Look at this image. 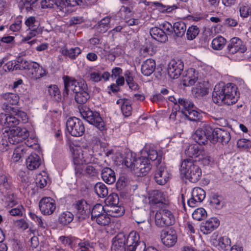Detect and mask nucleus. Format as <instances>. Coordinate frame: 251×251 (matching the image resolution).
Segmentation results:
<instances>
[{
  "label": "nucleus",
  "instance_id": "1",
  "mask_svg": "<svg viewBox=\"0 0 251 251\" xmlns=\"http://www.w3.org/2000/svg\"><path fill=\"white\" fill-rule=\"evenodd\" d=\"M239 98L237 87L231 83L225 85L219 83L215 86L212 93V100L219 105L225 104L228 105L235 103Z\"/></svg>",
  "mask_w": 251,
  "mask_h": 251
},
{
  "label": "nucleus",
  "instance_id": "2",
  "mask_svg": "<svg viewBox=\"0 0 251 251\" xmlns=\"http://www.w3.org/2000/svg\"><path fill=\"white\" fill-rule=\"evenodd\" d=\"M64 90L63 96H67L70 91L75 93V100L78 104H83L90 99V95L86 83L82 80L77 81L68 76L63 77Z\"/></svg>",
  "mask_w": 251,
  "mask_h": 251
},
{
  "label": "nucleus",
  "instance_id": "3",
  "mask_svg": "<svg viewBox=\"0 0 251 251\" xmlns=\"http://www.w3.org/2000/svg\"><path fill=\"white\" fill-rule=\"evenodd\" d=\"M139 239V233L134 230L131 231L127 236L124 233H119L113 239L111 251H133L134 244Z\"/></svg>",
  "mask_w": 251,
  "mask_h": 251
},
{
  "label": "nucleus",
  "instance_id": "4",
  "mask_svg": "<svg viewBox=\"0 0 251 251\" xmlns=\"http://www.w3.org/2000/svg\"><path fill=\"white\" fill-rule=\"evenodd\" d=\"M83 150L73 149V158L76 174L82 173L81 165L83 164H89L94 162V151L90 146H83Z\"/></svg>",
  "mask_w": 251,
  "mask_h": 251
},
{
  "label": "nucleus",
  "instance_id": "5",
  "mask_svg": "<svg viewBox=\"0 0 251 251\" xmlns=\"http://www.w3.org/2000/svg\"><path fill=\"white\" fill-rule=\"evenodd\" d=\"M180 171L186 179L193 183L198 181L201 176V170L197 164L196 160L184 159L181 163Z\"/></svg>",
  "mask_w": 251,
  "mask_h": 251
},
{
  "label": "nucleus",
  "instance_id": "6",
  "mask_svg": "<svg viewBox=\"0 0 251 251\" xmlns=\"http://www.w3.org/2000/svg\"><path fill=\"white\" fill-rule=\"evenodd\" d=\"M82 117L89 123L95 126L99 130L104 129V123L97 112L92 111L89 107L83 106L79 109Z\"/></svg>",
  "mask_w": 251,
  "mask_h": 251
},
{
  "label": "nucleus",
  "instance_id": "7",
  "mask_svg": "<svg viewBox=\"0 0 251 251\" xmlns=\"http://www.w3.org/2000/svg\"><path fill=\"white\" fill-rule=\"evenodd\" d=\"M175 222V218L172 212L166 209H161L155 215V223L158 227H165L173 225Z\"/></svg>",
  "mask_w": 251,
  "mask_h": 251
},
{
  "label": "nucleus",
  "instance_id": "8",
  "mask_svg": "<svg viewBox=\"0 0 251 251\" xmlns=\"http://www.w3.org/2000/svg\"><path fill=\"white\" fill-rule=\"evenodd\" d=\"M66 128L72 136L79 137L85 132L84 124L81 120L75 117H69L66 122Z\"/></svg>",
  "mask_w": 251,
  "mask_h": 251
},
{
  "label": "nucleus",
  "instance_id": "9",
  "mask_svg": "<svg viewBox=\"0 0 251 251\" xmlns=\"http://www.w3.org/2000/svg\"><path fill=\"white\" fill-rule=\"evenodd\" d=\"M209 133H212L210 137V141L213 144L218 142L223 145L226 144L230 139V134L229 131L223 128H209Z\"/></svg>",
  "mask_w": 251,
  "mask_h": 251
},
{
  "label": "nucleus",
  "instance_id": "10",
  "mask_svg": "<svg viewBox=\"0 0 251 251\" xmlns=\"http://www.w3.org/2000/svg\"><path fill=\"white\" fill-rule=\"evenodd\" d=\"M29 135L28 132L25 128L14 127L8 133V142L13 145L23 142Z\"/></svg>",
  "mask_w": 251,
  "mask_h": 251
},
{
  "label": "nucleus",
  "instance_id": "11",
  "mask_svg": "<svg viewBox=\"0 0 251 251\" xmlns=\"http://www.w3.org/2000/svg\"><path fill=\"white\" fill-rule=\"evenodd\" d=\"M151 169L150 161L146 157L138 158L134 162L133 170L138 176H145Z\"/></svg>",
  "mask_w": 251,
  "mask_h": 251
},
{
  "label": "nucleus",
  "instance_id": "12",
  "mask_svg": "<svg viewBox=\"0 0 251 251\" xmlns=\"http://www.w3.org/2000/svg\"><path fill=\"white\" fill-rule=\"evenodd\" d=\"M183 68L184 64L181 60H171L168 65V75L170 78L176 79L181 75Z\"/></svg>",
  "mask_w": 251,
  "mask_h": 251
},
{
  "label": "nucleus",
  "instance_id": "13",
  "mask_svg": "<svg viewBox=\"0 0 251 251\" xmlns=\"http://www.w3.org/2000/svg\"><path fill=\"white\" fill-rule=\"evenodd\" d=\"M39 206L41 213L46 215L52 214L56 207L55 201L50 197L42 198L39 201Z\"/></svg>",
  "mask_w": 251,
  "mask_h": 251
},
{
  "label": "nucleus",
  "instance_id": "14",
  "mask_svg": "<svg viewBox=\"0 0 251 251\" xmlns=\"http://www.w3.org/2000/svg\"><path fill=\"white\" fill-rule=\"evenodd\" d=\"M170 174L167 170L165 166L161 165L157 166L156 170L154 173V180L159 185H165L168 181Z\"/></svg>",
  "mask_w": 251,
  "mask_h": 251
},
{
  "label": "nucleus",
  "instance_id": "15",
  "mask_svg": "<svg viewBox=\"0 0 251 251\" xmlns=\"http://www.w3.org/2000/svg\"><path fill=\"white\" fill-rule=\"evenodd\" d=\"M41 5L43 8H53L64 12L69 3L67 0H42Z\"/></svg>",
  "mask_w": 251,
  "mask_h": 251
},
{
  "label": "nucleus",
  "instance_id": "16",
  "mask_svg": "<svg viewBox=\"0 0 251 251\" xmlns=\"http://www.w3.org/2000/svg\"><path fill=\"white\" fill-rule=\"evenodd\" d=\"M246 50V47L243 45L242 40L237 37H234L230 39L227 46L228 53L231 54L237 52L244 53Z\"/></svg>",
  "mask_w": 251,
  "mask_h": 251
},
{
  "label": "nucleus",
  "instance_id": "17",
  "mask_svg": "<svg viewBox=\"0 0 251 251\" xmlns=\"http://www.w3.org/2000/svg\"><path fill=\"white\" fill-rule=\"evenodd\" d=\"M161 239L162 243L168 247L174 246L177 241L176 232L171 229L167 230H163L161 233Z\"/></svg>",
  "mask_w": 251,
  "mask_h": 251
},
{
  "label": "nucleus",
  "instance_id": "18",
  "mask_svg": "<svg viewBox=\"0 0 251 251\" xmlns=\"http://www.w3.org/2000/svg\"><path fill=\"white\" fill-rule=\"evenodd\" d=\"M209 128H212L210 126H206L203 129H198L193 136L195 142L199 145H205L208 140L210 141L212 133H209Z\"/></svg>",
  "mask_w": 251,
  "mask_h": 251
},
{
  "label": "nucleus",
  "instance_id": "19",
  "mask_svg": "<svg viewBox=\"0 0 251 251\" xmlns=\"http://www.w3.org/2000/svg\"><path fill=\"white\" fill-rule=\"evenodd\" d=\"M198 78V73L194 68L188 69L183 75V84L185 86L193 85L197 81Z\"/></svg>",
  "mask_w": 251,
  "mask_h": 251
},
{
  "label": "nucleus",
  "instance_id": "20",
  "mask_svg": "<svg viewBox=\"0 0 251 251\" xmlns=\"http://www.w3.org/2000/svg\"><path fill=\"white\" fill-rule=\"evenodd\" d=\"M219 224V221L217 218H212L201 223V230L204 234H208L218 227Z\"/></svg>",
  "mask_w": 251,
  "mask_h": 251
},
{
  "label": "nucleus",
  "instance_id": "21",
  "mask_svg": "<svg viewBox=\"0 0 251 251\" xmlns=\"http://www.w3.org/2000/svg\"><path fill=\"white\" fill-rule=\"evenodd\" d=\"M73 206L75 209L78 219H84L86 216V210L89 207L86 201L84 200H78L73 204Z\"/></svg>",
  "mask_w": 251,
  "mask_h": 251
},
{
  "label": "nucleus",
  "instance_id": "22",
  "mask_svg": "<svg viewBox=\"0 0 251 251\" xmlns=\"http://www.w3.org/2000/svg\"><path fill=\"white\" fill-rule=\"evenodd\" d=\"M28 71L31 74V77L35 79L44 76L47 73L45 69L40 66L39 64L34 62H32L30 64V67Z\"/></svg>",
  "mask_w": 251,
  "mask_h": 251
},
{
  "label": "nucleus",
  "instance_id": "23",
  "mask_svg": "<svg viewBox=\"0 0 251 251\" xmlns=\"http://www.w3.org/2000/svg\"><path fill=\"white\" fill-rule=\"evenodd\" d=\"M178 108V114L184 115L186 112L188 111L191 108H196L193 102L189 100L184 98H179L177 100Z\"/></svg>",
  "mask_w": 251,
  "mask_h": 251
},
{
  "label": "nucleus",
  "instance_id": "24",
  "mask_svg": "<svg viewBox=\"0 0 251 251\" xmlns=\"http://www.w3.org/2000/svg\"><path fill=\"white\" fill-rule=\"evenodd\" d=\"M103 180L108 184L114 183L116 179L115 172L109 167L104 168L101 173Z\"/></svg>",
  "mask_w": 251,
  "mask_h": 251
},
{
  "label": "nucleus",
  "instance_id": "25",
  "mask_svg": "<svg viewBox=\"0 0 251 251\" xmlns=\"http://www.w3.org/2000/svg\"><path fill=\"white\" fill-rule=\"evenodd\" d=\"M156 64L152 59H148L145 61L141 66V72L145 76L151 75L155 70Z\"/></svg>",
  "mask_w": 251,
  "mask_h": 251
},
{
  "label": "nucleus",
  "instance_id": "26",
  "mask_svg": "<svg viewBox=\"0 0 251 251\" xmlns=\"http://www.w3.org/2000/svg\"><path fill=\"white\" fill-rule=\"evenodd\" d=\"M150 33L152 38L158 42L165 43L168 40L167 35L161 28L153 27L150 29Z\"/></svg>",
  "mask_w": 251,
  "mask_h": 251
},
{
  "label": "nucleus",
  "instance_id": "27",
  "mask_svg": "<svg viewBox=\"0 0 251 251\" xmlns=\"http://www.w3.org/2000/svg\"><path fill=\"white\" fill-rule=\"evenodd\" d=\"M1 100L3 101V105H5L8 109L9 105H16L19 102V97L14 93H7L1 96Z\"/></svg>",
  "mask_w": 251,
  "mask_h": 251
},
{
  "label": "nucleus",
  "instance_id": "28",
  "mask_svg": "<svg viewBox=\"0 0 251 251\" xmlns=\"http://www.w3.org/2000/svg\"><path fill=\"white\" fill-rule=\"evenodd\" d=\"M27 168L30 170L38 168L41 164L40 156L36 153H31L26 159Z\"/></svg>",
  "mask_w": 251,
  "mask_h": 251
},
{
  "label": "nucleus",
  "instance_id": "29",
  "mask_svg": "<svg viewBox=\"0 0 251 251\" xmlns=\"http://www.w3.org/2000/svg\"><path fill=\"white\" fill-rule=\"evenodd\" d=\"M107 213L108 215L113 217H118L122 216L125 212V209L123 206L117 205L112 203L108 206Z\"/></svg>",
  "mask_w": 251,
  "mask_h": 251
},
{
  "label": "nucleus",
  "instance_id": "30",
  "mask_svg": "<svg viewBox=\"0 0 251 251\" xmlns=\"http://www.w3.org/2000/svg\"><path fill=\"white\" fill-rule=\"evenodd\" d=\"M60 52L63 56L68 57L71 59H75L81 53V50L78 47H75L70 49H62Z\"/></svg>",
  "mask_w": 251,
  "mask_h": 251
},
{
  "label": "nucleus",
  "instance_id": "31",
  "mask_svg": "<svg viewBox=\"0 0 251 251\" xmlns=\"http://www.w3.org/2000/svg\"><path fill=\"white\" fill-rule=\"evenodd\" d=\"M124 76L126 82L130 89L133 90H138L139 85L134 81V76L130 71H126Z\"/></svg>",
  "mask_w": 251,
  "mask_h": 251
},
{
  "label": "nucleus",
  "instance_id": "32",
  "mask_svg": "<svg viewBox=\"0 0 251 251\" xmlns=\"http://www.w3.org/2000/svg\"><path fill=\"white\" fill-rule=\"evenodd\" d=\"M186 30V25L184 22L179 21L174 24L173 31L176 36L181 37L184 35Z\"/></svg>",
  "mask_w": 251,
  "mask_h": 251
},
{
  "label": "nucleus",
  "instance_id": "33",
  "mask_svg": "<svg viewBox=\"0 0 251 251\" xmlns=\"http://www.w3.org/2000/svg\"><path fill=\"white\" fill-rule=\"evenodd\" d=\"M201 151L199 149L197 144L189 145L185 151V154L189 157H199Z\"/></svg>",
  "mask_w": 251,
  "mask_h": 251
},
{
  "label": "nucleus",
  "instance_id": "34",
  "mask_svg": "<svg viewBox=\"0 0 251 251\" xmlns=\"http://www.w3.org/2000/svg\"><path fill=\"white\" fill-rule=\"evenodd\" d=\"M110 17H105L99 22L95 26L100 32L104 33L106 32L110 27Z\"/></svg>",
  "mask_w": 251,
  "mask_h": 251
},
{
  "label": "nucleus",
  "instance_id": "35",
  "mask_svg": "<svg viewBox=\"0 0 251 251\" xmlns=\"http://www.w3.org/2000/svg\"><path fill=\"white\" fill-rule=\"evenodd\" d=\"M74 218V216L72 213L69 211L63 212L59 215L58 222L61 225H68L73 221Z\"/></svg>",
  "mask_w": 251,
  "mask_h": 251
},
{
  "label": "nucleus",
  "instance_id": "36",
  "mask_svg": "<svg viewBox=\"0 0 251 251\" xmlns=\"http://www.w3.org/2000/svg\"><path fill=\"white\" fill-rule=\"evenodd\" d=\"M94 191L100 198H105L108 194V189L102 182L97 183L94 186Z\"/></svg>",
  "mask_w": 251,
  "mask_h": 251
},
{
  "label": "nucleus",
  "instance_id": "37",
  "mask_svg": "<svg viewBox=\"0 0 251 251\" xmlns=\"http://www.w3.org/2000/svg\"><path fill=\"white\" fill-rule=\"evenodd\" d=\"M150 198L152 203L156 204H162L165 203V199L162 193L159 190L153 191Z\"/></svg>",
  "mask_w": 251,
  "mask_h": 251
},
{
  "label": "nucleus",
  "instance_id": "38",
  "mask_svg": "<svg viewBox=\"0 0 251 251\" xmlns=\"http://www.w3.org/2000/svg\"><path fill=\"white\" fill-rule=\"evenodd\" d=\"M196 108H191L188 111L186 112L183 116L191 121H198L200 120L201 115V114L195 110Z\"/></svg>",
  "mask_w": 251,
  "mask_h": 251
},
{
  "label": "nucleus",
  "instance_id": "39",
  "mask_svg": "<svg viewBox=\"0 0 251 251\" xmlns=\"http://www.w3.org/2000/svg\"><path fill=\"white\" fill-rule=\"evenodd\" d=\"M226 43V39L219 36L213 39L211 43L212 48L215 50H220L224 48Z\"/></svg>",
  "mask_w": 251,
  "mask_h": 251
},
{
  "label": "nucleus",
  "instance_id": "40",
  "mask_svg": "<svg viewBox=\"0 0 251 251\" xmlns=\"http://www.w3.org/2000/svg\"><path fill=\"white\" fill-rule=\"evenodd\" d=\"M5 124L8 127H14L19 124V120L13 112L10 114L5 115Z\"/></svg>",
  "mask_w": 251,
  "mask_h": 251
},
{
  "label": "nucleus",
  "instance_id": "41",
  "mask_svg": "<svg viewBox=\"0 0 251 251\" xmlns=\"http://www.w3.org/2000/svg\"><path fill=\"white\" fill-rule=\"evenodd\" d=\"M200 33L199 28L196 25L189 27L186 31V38L188 40H192L196 38Z\"/></svg>",
  "mask_w": 251,
  "mask_h": 251
},
{
  "label": "nucleus",
  "instance_id": "42",
  "mask_svg": "<svg viewBox=\"0 0 251 251\" xmlns=\"http://www.w3.org/2000/svg\"><path fill=\"white\" fill-rule=\"evenodd\" d=\"M108 213H103L98 216L95 219V220L98 224L101 226H105L110 223V218L109 217Z\"/></svg>",
  "mask_w": 251,
  "mask_h": 251
},
{
  "label": "nucleus",
  "instance_id": "43",
  "mask_svg": "<svg viewBox=\"0 0 251 251\" xmlns=\"http://www.w3.org/2000/svg\"><path fill=\"white\" fill-rule=\"evenodd\" d=\"M25 152L26 150L24 146H18L14 151L12 159L14 161L17 162L24 156Z\"/></svg>",
  "mask_w": 251,
  "mask_h": 251
},
{
  "label": "nucleus",
  "instance_id": "44",
  "mask_svg": "<svg viewBox=\"0 0 251 251\" xmlns=\"http://www.w3.org/2000/svg\"><path fill=\"white\" fill-rule=\"evenodd\" d=\"M105 209L101 204H96L95 205L91 211V219L93 221L100 215L105 213Z\"/></svg>",
  "mask_w": 251,
  "mask_h": 251
},
{
  "label": "nucleus",
  "instance_id": "45",
  "mask_svg": "<svg viewBox=\"0 0 251 251\" xmlns=\"http://www.w3.org/2000/svg\"><path fill=\"white\" fill-rule=\"evenodd\" d=\"M131 103L129 100H125L121 106V110L125 117H128L132 113Z\"/></svg>",
  "mask_w": 251,
  "mask_h": 251
},
{
  "label": "nucleus",
  "instance_id": "46",
  "mask_svg": "<svg viewBox=\"0 0 251 251\" xmlns=\"http://www.w3.org/2000/svg\"><path fill=\"white\" fill-rule=\"evenodd\" d=\"M192 196L198 200V201L201 202L205 197V193L201 188L197 187L193 189Z\"/></svg>",
  "mask_w": 251,
  "mask_h": 251
},
{
  "label": "nucleus",
  "instance_id": "47",
  "mask_svg": "<svg viewBox=\"0 0 251 251\" xmlns=\"http://www.w3.org/2000/svg\"><path fill=\"white\" fill-rule=\"evenodd\" d=\"M25 25L29 29H42L41 27H39L38 21L33 16H30L27 18L25 21Z\"/></svg>",
  "mask_w": 251,
  "mask_h": 251
},
{
  "label": "nucleus",
  "instance_id": "48",
  "mask_svg": "<svg viewBox=\"0 0 251 251\" xmlns=\"http://www.w3.org/2000/svg\"><path fill=\"white\" fill-rule=\"evenodd\" d=\"M192 217L197 221L203 220L207 217V212L204 208H199L193 213Z\"/></svg>",
  "mask_w": 251,
  "mask_h": 251
},
{
  "label": "nucleus",
  "instance_id": "49",
  "mask_svg": "<svg viewBox=\"0 0 251 251\" xmlns=\"http://www.w3.org/2000/svg\"><path fill=\"white\" fill-rule=\"evenodd\" d=\"M149 160L154 161L156 167L159 165L161 162V157L159 156L156 151L154 150H150L148 152Z\"/></svg>",
  "mask_w": 251,
  "mask_h": 251
},
{
  "label": "nucleus",
  "instance_id": "50",
  "mask_svg": "<svg viewBox=\"0 0 251 251\" xmlns=\"http://www.w3.org/2000/svg\"><path fill=\"white\" fill-rule=\"evenodd\" d=\"M192 91L196 97H202L207 94V89L201 83L199 82L196 87L193 88Z\"/></svg>",
  "mask_w": 251,
  "mask_h": 251
},
{
  "label": "nucleus",
  "instance_id": "51",
  "mask_svg": "<svg viewBox=\"0 0 251 251\" xmlns=\"http://www.w3.org/2000/svg\"><path fill=\"white\" fill-rule=\"evenodd\" d=\"M48 176L45 175L39 174L36 177V184L37 187L44 188L48 184Z\"/></svg>",
  "mask_w": 251,
  "mask_h": 251
},
{
  "label": "nucleus",
  "instance_id": "52",
  "mask_svg": "<svg viewBox=\"0 0 251 251\" xmlns=\"http://www.w3.org/2000/svg\"><path fill=\"white\" fill-rule=\"evenodd\" d=\"M48 92L50 95L56 100H60V91L56 85H50L48 87Z\"/></svg>",
  "mask_w": 251,
  "mask_h": 251
},
{
  "label": "nucleus",
  "instance_id": "53",
  "mask_svg": "<svg viewBox=\"0 0 251 251\" xmlns=\"http://www.w3.org/2000/svg\"><path fill=\"white\" fill-rule=\"evenodd\" d=\"M217 242V245L224 250H227V248L230 246L231 243L230 239L227 236L220 237Z\"/></svg>",
  "mask_w": 251,
  "mask_h": 251
},
{
  "label": "nucleus",
  "instance_id": "54",
  "mask_svg": "<svg viewBox=\"0 0 251 251\" xmlns=\"http://www.w3.org/2000/svg\"><path fill=\"white\" fill-rule=\"evenodd\" d=\"M27 35L24 37L23 41H27L38 34H41L42 29H29L26 30Z\"/></svg>",
  "mask_w": 251,
  "mask_h": 251
},
{
  "label": "nucleus",
  "instance_id": "55",
  "mask_svg": "<svg viewBox=\"0 0 251 251\" xmlns=\"http://www.w3.org/2000/svg\"><path fill=\"white\" fill-rule=\"evenodd\" d=\"M58 240L64 246H67L71 248H73V244L74 240H75V237L71 236H61L59 237Z\"/></svg>",
  "mask_w": 251,
  "mask_h": 251
},
{
  "label": "nucleus",
  "instance_id": "56",
  "mask_svg": "<svg viewBox=\"0 0 251 251\" xmlns=\"http://www.w3.org/2000/svg\"><path fill=\"white\" fill-rule=\"evenodd\" d=\"M136 159L137 158H135V156H133L132 154H127L124 160V164L127 168H130L133 169L134 162H135Z\"/></svg>",
  "mask_w": 251,
  "mask_h": 251
},
{
  "label": "nucleus",
  "instance_id": "57",
  "mask_svg": "<svg viewBox=\"0 0 251 251\" xmlns=\"http://www.w3.org/2000/svg\"><path fill=\"white\" fill-rule=\"evenodd\" d=\"M0 187H3L7 190L10 187L9 178L3 173H0Z\"/></svg>",
  "mask_w": 251,
  "mask_h": 251
},
{
  "label": "nucleus",
  "instance_id": "58",
  "mask_svg": "<svg viewBox=\"0 0 251 251\" xmlns=\"http://www.w3.org/2000/svg\"><path fill=\"white\" fill-rule=\"evenodd\" d=\"M13 113L15 114L17 119L19 120V123L22 121L23 123H26L27 121L28 118L27 114L25 112L18 109L12 108Z\"/></svg>",
  "mask_w": 251,
  "mask_h": 251
},
{
  "label": "nucleus",
  "instance_id": "59",
  "mask_svg": "<svg viewBox=\"0 0 251 251\" xmlns=\"http://www.w3.org/2000/svg\"><path fill=\"white\" fill-rule=\"evenodd\" d=\"M198 160L204 166L210 165L213 162V159L207 154H201Z\"/></svg>",
  "mask_w": 251,
  "mask_h": 251
},
{
  "label": "nucleus",
  "instance_id": "60",
  "mask_svg": "<svg viewBox=\"0 0 251 251\" xmlns=\"http://www.w3.org/2000/svg\"><path fill=\"white\" fill-rule=\"evenodd\" d=\"M160 26L162 27L161 29L164 30L166 35H171L174 33V25H172L170 23L166 22L160 25Z\"/></svg>",
  "mask_w": 251,
  "mask_h": 251
},
{
  "label": "nucleus",
  "instance_id": "61",
  "mask_svg": "<svg viewBox=\"0 0 251 251\" xmlns=\"http://www.w3.org/2000/svg\"><path fill=\"white\" fill-rule=\"evenodd\" d=\"M30 217L37 223V225L41 228L44 229L47 227V224L43 221L41 217H38L35 214L30 213Z\"/></svg>",
  "mask_w": 251,
  "mask_h": 251
},
{
  "label": "nucleus",
  "instance_id": "62",
  "mask_svg": "<svg viewBox=\"0 0 251 251\" xmlns=\"http://www.w3.org/2000/svg\"><path fill=\"white\" fill-rule=\"evenodd\" d=\"M25 211L22 205H18L17 207L11 209L9 213L13 216H22Z\"/></svg>",
  "mask_w": 251,
  "mask_h": 251
},
{
  "label": "nucleus",
  "instance_id": "63",
  "mask_svg": "<svg viewBox=\"0 0 251 251\" xmlns=\"http://www.w3.org/2000/svg\"><path fill=\"white\" fill-rule=\"evenodd\" d=\"M37 1V0H21L20 4L23 6L27 11L32 9L33 5Z\"/></svg>",
  "mask_w": 251,
  "mask_h": 251
},
{
  "label": "nucleus",
  "instance_id": "64",
  "mask_svg": "<svg viewBox=\"0 0 251 251\" xmlns=\"http://www.w3.org/2000/svg\"><path fill=\"white\" fill-rule=\"evenodd\" d=\"M221 197L219 196L214 194L211 198L210 200V203L214 205L217 209H220L222 207V205L221 204Z\"/></svg>",
  "mask_w": 251,
  "mask_h": 251
}]
</instances>
